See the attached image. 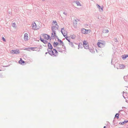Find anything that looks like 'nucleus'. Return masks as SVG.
<instances>
[{
	"label": "nucleus",
	"mask_w": 128,
	"mask_h": 128,
	"mask_svg": "<svg viewBox=\"0 0 128 128\" xmlns=\"http://www.w3.org/2000/svg\"><path fill=\"white\" fill-rule=\"evenodd\" d=\"M62 46H63L64 48V50H66V47L65 46H64V44H62Z\"/></svg>",
	"instance_id": "c9c22d12"
},
{
	"label": "nucleus",
	"mask_w": 128,
	"mask_h": 128,
	"mask_svg": "<svg viewBox=\"0 0 128 128\" xmlns=\"http://www.w3.org/2000/svg\"><path fill=\"white\" fill-rule=\"evenodd\" d=\"M104 128H106V126H104Z\"/></svg>",
	"instance_id": "c03bdc74"
},
{
	"label": "nucleus",
	"mask_w": 128,
	"mask_h": 128,
	"mask_svg": "<svg viewBox=\"0 0 128 128\" xmlns=\"http://www.w3.org/2000/svg\"><path fill=\"white\" fill-rule=\"evenodd\" d=\"M59 27V26L58 25H57V26H56V28L57 30H58V29Z\"/></svg>",
	"instance_id": "e433bc0d"
},
{
	"label": "nucleus",
	"mask_w": 128,
	"mask_h": 128,
	"mask_svg": "<svg viewBox=\"0 0 128 128\" xmlns=\"http://www.w3.org/2000/svg\"><path fill=\"white\" fill-rule=\"evenodd\" d=\"M83 46L84 47L85 49H89V45L88 44H86L85 45H84Z\"/></svg>",
	"instance_id": "f3484780"
},
{
	"label": "nucleus",
	"mask_w": 128,
	"mask_h": 128,
	"mask_svg": "<svg viewBox=\"0 0 128 128\" xmlns=\"http://www.w3.org/2000/svg\"><path fill=\"white\" fill-rule=\"evenodd\" d=\"M55 24L56 25V26H57V25H58L57 24V23H56Z\"/></svg>",
	"instance_id": "a18cd8bd"
},
{
	"label": "nucleus",
	"mask_w": 128,
	"mask_h": 128,
	"mask_svg": "<svg viewBox=\"0 0 128 128\" xmlns=\"http://www.w3.org/2000/svg\"><path fill=\"white\" fill-rule=\"evenodd\" d=\"M76 37V36L74 34L71 35V38L72 39H74Z\"/></svg>",
	"instance_id": "b1692460"
},
{
	"label": "nucleus",
	"mask_w": 128,
	"mask_h": 128,
	"mask_svg": "<svg viewBox=\"0 0 128 128\" xmlns=\"http://www.w3.org/2000/svg\"><path fill=\"white\" fill-rule=\"evenodd\" d=\"M69 44L72 47H73L74 46V45L72 43V42H69Z\"/></svg>",
	"instance_id": "cd10ccee"
},
{
	"label": "nucleus",
	"mask_w": 128,
	"mask_h": 128,
	"mask_svg": "<svg viewBox=\"0 0 128 128\" xmlns=\"http://www.w3.org/2000/svg\"><path fill=\"white\" fill-rule=\"evenodd\" d=\"M56 26L52 27V32H53L55 36H56Z\"/></svg>",
	"instance_id": "423d86ee"
},
{
	"label": "nucleus",
	"mask_w": 128,
	"mask_h": 128,
	"mask_svg": "<svg viewBox=\"0 0 128 128\" xmlns=\"http://www.w3.org/2000/svg\"><path fill=\"white\" fill-rule=\"evenodd\" d=\"M47 50L49 54L51 56L54 55V52H53V50H49L48 49H47Z\"/></svg>",
	"instance_id": "39448f33"
},
{
	"label": "nucleus",
	"mask_w": 128,
	"mask_h": 128,
	"mask_svg": "<svg viewBox=\"0 0 128 128\" xmlns=\"http://www.w3.org/2000/svg\"><path fill=\"white\" fill-rule=\"evenodd\" d=\"M43 37L45 39L47 40H48L50 39V36L48 35L47 34H42Z\"/></svg>",
	"instance_id": "f03ea898"
},
{
	"label": "nucleus",
	"mask_w": 128,
	"mask_h": 128,
	"mask_svg": "<svg viewBox=\"0 0 128 128\" xmlns=\"http://www.w3.org/2000/svg\"><path fill=\"white\" fill-rule=\"evenodd\" d=\"M97 44L99 47L102 48L104 47L105 43L104 42H98Z\"/></svg>",
	"instance_id": "f257e3e1"
},
{
	"label": "nucleus",
	"mask_w": 128,
	"mask_h": 128,
	"mask_svg": "<svg viewBox=\"0 0 128 128\" xmlns=\"http://www.w3.org/2000/svg\"><path fill=\"white\" fill-rule=\"evenodd\" d=\"M89 50L92 53H94V50L92 48H89Z\"/></svg>",
	"instance_id": "4be33fe9"
},
{
	"label": "nucleus",
	"mask_w": 128,
	"mask_h": 128,
	"mask_svg": "<svg viewBox=\"0 0 128 128\" xmlns=\"http://www.w3.org/2000/svg\"><path fill=\"white\" fill-rule=\"evenodd\" d=\"M120 68H124L125 67L124 65L122 64H120Z\"/></svg>",
	"instance_id": "5701e85b"
},
{
	"label": "nucleus",
	"mask_w": 128,
	"mask_h": 128,
	"mask_svg": "<svg viewBox=\"0 0 128 128\" xmlns=\"http://www.w3.org/2000/svg\"><path fill=\"white\" fill-rule=\"evenodd\" d=\"M63 14H64L65 15H66L67 14L65 12H64Z\"/></svg>",
	"instance_id": "58836bf2"
},
{
	"label": "nucleus",
	"mask_w": 128,
	"mask_h": 128,
	"mask_svg": "<svg viewBox=\"0 0 128 128\" xmlns=\"http://www.w3.org/2000/svg\"><path fill=\"white\" fill-rule=\"evenodd\" d=\"M18 62L20 64H22V63H24V61L22 60V59L21 58H20V60H19Z\"/></svg>",
	"instance_id": "6ab92c4d"
},
{
	"label": "nucleus",
	"mask_w": 128,
	"mask_h": 128,
	"mask_svg": "<svg viewBox=\"0 0 128 128\" xmlns=\"http://www.w3.org/2000/svg\"><path fill=\"white\" fill-rule=\"evenodd\" d=\"M48 52H46L45 53V54H47L48 53Z\"/></svg>",
	"instance_id": "a19ab883"
},
{
	"label": "nucleus",
	"mask_w": 128,
	"mask_h": 128,
	"mask_svg": "<svg viewBox=\"0 0 128 128\" xmlns=\"http://www.w3.org/2000/svg\"><path fill=\"white\" fill-rule=\"evenodd\" d=\"M63 30H64V28H61V32L64 36L65 37H66V34L65 32H64H64H63L62 31Z\"/></svg>",
	"instance_id": "9d476101"
},
{
	"label": "nucleus",
	"mask_w": 128,
	"mask_h": 128,
	"mask_svg": "<svg viewBox=\"0 0 128 128\" xmlns=\"http://www.w3.org/2000/svg\"><path fill=\"white\" fill-rule=\"evenodd\" d=\"M54 36L56 37L57 38H58V36H55L53 32H52L51 34V36L50 37V40L51 39H52V40H54Z\"/></svg>",
	"instance_id": "0eeeda50"
},
{
	"label": "nucleus",
	"mask_w": 128,
	"mask_h": 128,
	"mask_svg": "<svg viewBox=\"0 0 128 128\" xmlns=\"http://www.w3.org/2000/svg\"><path fill=\"white\" fill-rule=\"evenodd\" d=\"M1 71V70H0V71Z\"/></svg>",
	"instance_id": "09e8293b"
},
{
	"label": "nucleus",
	"mask_w": 128,
	"mask_h": 128,
	"mask_svg": "<svg viewBox=\"0 0 128 128\" xmlns=\"http://www.w3.org/2000/svg\"><path fill=\"white\" fill-rule=\"evenodd\" d=\"M128 57V54H124L122 56V58L123 60H125Z\"/></svg>",
	"instance_id": "4468645a"
},
{
	"label": "nucleus",
	"mask_w": 128,
	"mask_h": 128,
	"mask_svg": "<svg viewBox=\"0 0 128 128\" xmlns=\"http://www.w3.org/2000/svg\"><path fill=\"white\" fill-rule=\"evenodd\" d=\"M123 97L124 98H125V99H126V98H126L124 96V95H123Z\"/></svg>",
	"instance_id": "79ce46f5"
},
{
	"label": "nucleus",
	"mask_w": 128,
	"mask_h": 128,
	"mask_svg": "<svg viewBox=\"0 0 128 128\" xmlns=\"http://www.w3.org/2000/svg\"><path fill=\"white\" fill-rule=\"evenodd\" d=\"M53 52H54L55 54H57L58 53V52L55 49H53Z\"/></svg>",
	"instance_id": "c85d7f7f"
},
{
	"label": "nucleus",
	"mask_w": 128,
	"mask_h": 128,
	"mask_svg": "<svg viewBox=\"0 0 128 128\" xmlns=\"http://www.w3.org/2000/svg\"><path fill=\"white\" fill-rule=\"evenodd\" d=\"M11 52V53H12L13 54H18L20 53V51L18 50H12Z\"/></svg>",
	"instance_id": "20e7f679"
},
{
	"label": "nucleus",
	"mask_w": 128,
	"mask_h": 128,
	"mask_svg": "<svg viewBox=\"0 0 128 128\" xmlns=\"http://www.w3.org/2000/svg\"><path fill=\"white\" fill-rule=\"evenodd\" d=\"M119 114L118 113H117L115 115V117H116L117 119L119 118Z\"/></svg>",
	"instance_id": "bb28decb"
},
{
	"label": "nucleus",
	"mask_w": 128,
	"mask_h": 128,
	"mask_svg": "<svg viewBox=\"0 0 128 128\" xmlns=\"http://www.w3.org/2000/svg\"><path fill=\"white\" fill-rule=\"evenodd\" d=\"M48 49L52 50L53 48V47L51 44L50 42H48Z\"/></svg>",
	"instance_id": "1a4fd4ad"
},
{
	"label": "nucleus",
	"mask_w": 128,
	"mask_h": 128,
	"mask_svg": "<svg viewBox=\"0 0 128 128\" xmlns=\"http://www.w3.org/2000/svg\"><path fill=\"white\" fill-rule=\"evenodd\" d=\"M73 24H77V21L76 20H75L74 21Z\"/></svg>",
	"instance_id": "7c9ffc66"
},
{
	"label": "nucleus",
	"mask_w": 128,
	"mask_h": 128,
	"mask_svg": "<svg viewBox=\"0 0 128 128\" xmlns=\"http://www.w3.org/2000/svg\"><path fill=\"white\" fill-rule=\"evenodd\" d=\"M2 40L4 42H5L6 41V40L4 38V37H2Z\"/></svg>",
	"instance_id": "4c0bfd02"
},
{
	"label": "nucleus",
	"mask_w": 128,
	"mask_h": 128,
	"mask_svg": "<svg viewBox=\"0 0 128 128\" xmlns=\"http://www.w3.org/2000/svg\"><path fill=\"white\" fill-rule=\"evenodd\" d=\"M24 39L26 40H28V35L27 33H26L24 34Z\"/></svg>",
	"instance_id": "9b49d317"
},
{
	"label": "nucleus",
	"mask_w": 128,
	"mask_h": 128,
	"mask_svg": "<svg viewBox=\"0 0 128 128\" xmlns=\"http://www.w3.org/2000/svg\"><path fill=\"white\" fill-rule=\"evenodd\" d=\"M32 27L33 29L34 30L37 29L36 28V24L34 22V23L32 24Z\"/></svg>",
	"instance_id": "f8f14e48"
},
{
	"label": "nucleus",
	"mask_w": 128,
	"mask_h": 128,
	"mask_svg": "<svg viewBox=\"0 0 128 128\" xmlns=\"http://www.w3.org/2000/svg\"><path fill=\"white\" fill-rule=\"evenodd\" d=\"M53 22L54 24H55V23L56 24V23H57L56 22V21H53Z\"/></svg>",
	"instance_id": "ea45409f"
},
{
	"label": "nucleus",
	"mask_w": 128,
	"mask_h": 128,
	"mask_svg": "<svg viewBox=\"0 0 128 128\" xmlns=\"http://www.w3.org/2000/svg\"><path fill=\"white\" fill-rule=\"evenodd\" d=\"M75 3L76 4L77 6H81V4L78 1H75Z\"/></svg>",
	"instance_id": "412c9836"
},
{
	"label": "nucleus",
	"mask_w": 128,
	"mask_h": 128,
	"mask_svg": "<svg viewBox=\"0 0 128 128\" xmlns=\"http://www.w3.org/2000/svg\"><path fill=\"white\" fill-rule=\"evenodd\" d=\"M128 122V120L127 121H124L122 122H120L119 123V124H124L127 123Z\"/></svg>",
	"instance_id": "a211bd4d"
},
{
	"label": "nucleus",
	"mask_w": 128,
	"mask_h": 128,
	"mask_svg": "<svg viewBox=\"0 0 128 128\" xmlns=\"http://www.w3.org/2000/svg\"><path fill=\"white\" fill-rule=\"evenodd\" d=\"M123 93H126V94H127V93L126 92H124V91L123 92Z\"/></svg>",
	"instance_id": "37998d69"
},
{
	"label": "nucleus",
	"mask_w": 128,
	"mask_h": 128,
	"mask_svg": "<svg viewBox=\"0 0 128 128\" xmlns=\"http://www.w3.org/2000/svg\"><path fill=\"white\" fill-rule=\"evenodd\" d=\"M114 41L115 42H117L118 41L117 38H114Z\"/></svg>",
	"instance_id": "f704fd0d"
},
{
	"label": "nucleus",
	"mask_w": 128,
	"mask_h": 128,
	"mask_svg": "<svg viewBox=\"0 0 128 128\" xmlns=\"http://www.w3.org/2000/svg\"><path fill=\"white\" fill-rule=\"evenodd\" d=\"M56 48L57 49V50H58V51L60 52H62V51L61 49L60 48H59V47H56Z\"/></svg>",
	"instance_id": "aec40b11"
},
{
	"label": "nucleus",
	"mask_w": 128,
	"mask_h": 128,
	"mask_svg": "<svg viewBox=\"0 0 128 128\" xmlns=\"http://www.w3.org/2000/svg\"><path fill=\"white\" fill-rule=\"evenodd\" d=\"M58 39V41L59 42H60L61 44H63V42L61 40H60L58 38V37L57 38Z\"/></svg>",
	"instance_id": "a878e982"
},
{
	"label": "nucleus",
	"mask_w": 128,
	"mask_h": 128,
	"mask_svg": "<svg viewBox=\"0 0 128 128\" xmlns=\"http://www.w3.org/2000/svg\"><path fill=\"white\" fill-rule=\"evenodd\" d=\"M58 45V43L57 42H54L53 44V46L54 47H56Z\"/></svg>",
	"instance_id": "2eb2a0df"
},
{
	"label": "nucleus",
	"mask_w": 128,
	"mask_h": 128,
	"mask_svg": "<svg viewBox=\"0 0 128 128\" xmlns=\"http://www.w3.org/2000/svg\"><path fill=\"white\" fill-rule=\"evenodd\" d=\"M40 40L42 42L45 44H46L48 42L46 40H44V39L40 37Z\"/></svg>",
	"instance_id": "ddd939ff"
},
{
	"label": "nucleus",
	"mask_w": 128,
	"mask_h": 128,
	"mask_svg": "<svg viewBox=\"0 0 128 128\" xmlns=\"http://www.w3.org/2000/svg\"><path fill=\"white\" fill-rule=\"evenodd\" d=\"M96 6H97V8H98L99 10H100L101 9L102 11H103V8H101V7L98 4H96Z\"/></svg>",
	"instance_id": "dca6fc26"
},
{
	"label": "nucleus",
	"mask_w": 128,
	"mask_h": 128,
	"mask_svg": "<svg viewBox=\"0 0 128 128\" xmlns=\"http://www.w3.org/2000/svg\"><path fill=\"white\" fill-rule=\"evenodd\" d=\"M82 44H81L80 45V44H79V45H78V49H79V48H82Z\"/></svg>",
	"instance_id": "c756f323"
},
{
	"label": "nucleus",
	"mask_w": 128,
	"mask_h": 128,
	"mask_svg": "<svg viewBox=\"0 0 128 128\" xmlns=\"http://www.w3.org/2000/svg\"><path fill=\"white\" fill-rule=\"evenodd\" d=\"M112 62H111V63L112 64Z\"/></svg>",
	"instance_id": "de8ad7c7"
},
{
	"label": "nucleus",
	"mask_w": 128,
	"mask_h": 128,
	"mask_svg": "<svg viewBox=\"0 0 128 128\" xmlns=\"http://www.w3.org/2000/svg\"><path fill=\"white\" fill-rule=\"evenodd\" d=\"M104 31H105V32H104L105 33H108V32H109V31H108V30H105Z\"/></svg>",
	"instance_id": "473e14b6"
},
{
	"label": "nucleus",
	"mask_w": 128,
	"mask_h": 128,
	"mask_svg": "<svg viewBox=\"0 0 128 128\" xmlns=\"http://www.w3.org/2000/svg\"><path fill=\"white\" fill-rule=\"evenodd\" d=\"M87 44L86 43V41H84L83 42V46L84 45H85L86 44Z\"/></svg>",
	"instance_id": "72a5a7b5"
},
{
	"label": "nucleus",
	"mask_w": 128,
	"mask_h": 128,
	"mask_svg": "<svg viewBox=\"0 0 128 128\" xmlns=\"http://www.w3.org/2000/svg\"><path fill=\"white\" fill-rule=\"evenodd\" d=\"M90 30H86L84 28H82L81 29L82 33L84 34H87Z\"/></svg>",
	"instance_id": "7ed1b4c3"
},
{
	"label": "nucleus",
	"mask_w": 128,
	"mask_h": 128,
	"mask_svg": "<svg viewBox=\"0 0 128 128\" xmlns=\"http://www.w3.org/2000/svg\"><path fill=\"white\" fill-rule=\"evenodd\" d=\"M66 39L69 42H70V39L69 38H68L67 36H66V37H65Z\"/></svg>",
	"instance_id": "393cba45"
},
{
	"label": "nucleus",
	"mask_w": 128,
	"mask_h": 128,
	"mask_svg": "<svg viewBox=\"0 0 128 128\" xmlns=\"http://www.w3.org/2000/svg\"><path fill=\"white\" fill-rule=\"evenodd\" d=\"M121 111H122V110H121ZM120 111H121V110H120ZM120 111H119V112H120Z\"/></svg>",
	"instance_id": "49530a36"
},
{
	"label": "nucleus",
	"mask_w": 128,
	"mask_h": 128,
	"mask_svg": "<svg viewBox=\"0 0 128 128\" xmlns=\"http://www.w3.org/2000/svg\"><path fill=\"white\" fill-rule=\"evenodd\" d=\"M26 48L27 49H30L32 51H37L38 50H36V49H38L37 47H30Z\"/></svg>",
	"instance_id": "6e6552de"
},
{
	"label": "nucleus",
	"mask_w": 128,
	"mask_h": 128,
	"mask_svg": "<svg viewBox=\"0 0 128 128\" xmlns=\"http://www.w3.org/2000/svg\"><path fill=\"white\" fill-rule=\"evenodd\" d=\"M16 24L15 23H13L12 24V26L13 27H15Z\"/></svg>",
	"instance_id": "2f4dec72"
}]
</instances>
